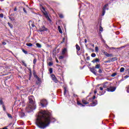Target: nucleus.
Segmentation results:
<instances>
[{"instance_id": "nucleus-13", "label": "nucleus", "mask_w": 129, "mask_h": 129, "mask_svg": "<svg viewBox=\"0 0 129 129\" xmlns=\"http://www.w3.org/2000/svg\"><path fill=\"white\" fill-rule=\"evenodd\" d=\"M76 49L77 50V53H78V51H80L81 48H80V46H79V45L78 44L76 45Z\"/></svg>"}, {"instance_id": "nucleus-1", "label": "nucleus", "mask_w": 129, "mask_h": 129, "mask_svg": "<svg viewBox=\"0 0 129 129\" xmlns=\"http://www.w3.org/2000/svg\"><path fill=\"white\" fill-rule=\"evenodd\" d=\"M55 120V118L51 116V113L49 111L41 110L38 113L35 122L40 128H46L51 122H54Z\"/></svg>"}, {"instance_id": "nucleus-33", "label": "nucleus", "mask_w": 129, "mask_h": 129, "mask_svg": "<svg viewBox=\"0 0 129 129\" xmlns=\"http://www.w3.org/2000/svg\"><path fill=\"white\" fill-rule=\"evenodd\" d=\"M3 108V110H4V111H6V106H5V105H2Z\"/></svg>"}, {"instance_id": "nucleus-29", "label": "nucleus", "mask_w": 129, "mask_h": 129, "mask_svg": "<svg viewBox=\"0 0 129 129\" xmlns=\"http://www.w3.org/2000/svg\"><path fill=\"white\" fill-rule=\"evenodd\" d=\"M49 71L50 74L53 73V69L52 68L49 69Z\"/></svg>"}, {"instance_id": "nucleus-37", "label": "nucleus", "mask_w": 129, "mask_h": 129, "mask_svg": "<svg viewBox=\"0 0 129 129\" xmlns=\"http://www.w3.org/2000/svg\"><path fill=\"white\" fill-rule=\"evenodd\" d=\"M100 32H102L103 31V28H102V27L100 26Z\"/></svg>"}, {"instance_id": "nucleus-6", "label": "nucleus", "mask_w": 129, "mask_h": 129, "mask_svg": "<svg viewBox=\"0 0 129 129\" xmlns=\"http://www.w3.org/2000/svg\"><path fill=\"white\" fill-rule=\"evenodd\" d=\"M39 32H47L48 29L45 27V26H43L39 28Z\"/></svg>"}, {"instance_id": "nucleus-34", "label": "nucleus", "mask_w": 129, "mask_h": 129, "mask_svg": "<svg viewBox=\"0 0 129 129\" xmlns=\"http://www.w3.org/2000/svg\"><path fill=\"white\" fill-rule=\"evenodd\" d=\"M9 19L11 21H15V18L14 17H10Z\"/></svg>"}, {"instance_id": "nucleus-22", "label": "nucleus", "mask_w": 129, "mask_h": 129, "mask_svg": "<svg viewBox=\"0 0 129 129\" xmlns=\"http://www.w3.org/2000/svg\"><path fill=\"white\" fill-rule=\"evenodd\" d=\"M77 103L78 105H81L82 106H85V105L82 104V103H81L80 101H77Z\"/></svg>"}, {"instance_id": "nucleus-14", "label": "nucleus", "mask_w": 129, "mask_h": 129, "mask_svg": "<svg viewBox=\"0 0 129 129\" xmlns=\"http://www.w3.org/2000/svg\"><path fill=\"white\" fill-rule=\"evenodd\" d=\"M66 52H67V49L64 48L62 51V55H65V54H66Z\"/></svg>"}, {"instance_id": "nucleus-63", "label": "nucleus", "mask_w": 129, "mask_h": 129, "mask_svg": "<svg viewBox=\"0 0 129 129\" xmlns=\"http://www.w3.org/2000/svg\"><path fill=\"white\" fill-rule=\"evenodd\" d=\"M106 46L108 47V46L107 45H106Z\"/></svg>"}, {"instance_id": "nucleus-53", "label": "nucleus", "mask_w": 129, "mask_h": 129, "mask_svg": "<svg viewBox=\"0 0 129 129\" xmlns=\"http://www.w3.org/2000/svg\"><path fill=\"white\" fill-rule=\"evenodd\" d=\"M102 42H103V43H105V40L104 39H102Z\"/></svg>"}, {"instance_id": "nucleus-23", "label": "nucleus", "mask_w": 129, "mask_h": 129, "mask_svg": "<svg viewBox=\"0 0 129 129\" xmlns=\"http://www.w3.org/2000/svg\"><path fill=\"white\" fill-rule=\"evenodd\" d=\"M95 96H94L93 98H90V99L89 100V101H93V100H94V99H95Z\"/></svg>"}, {"instance_id": "nucleus-17", "label": "nucleus", "mask_w": 129, "mask_h": 129, "mask_svg": "<svg viewBox=\"0 0 129 129\" xmlns=\"http://www.w3.org/2000/svg\"><path fill=\"white\" fill-rule=\"evenodd\" d=\"M57 29L58 30V32L60 33V34H62L63 33V32H62V30L61 29V27H60V26H58L57 27Z\"/></svg>"}, {"instance_id": "nucleus-48", "label": "nucleus", "mask_w": 129, "mask_h": 129, "mask_svg": "<svg viewBox=\"0 0 129 129\" xmlns=\"http://www.w3.org/2000/svg\"><path fill=\"white\" fill-rule=\"evenodd\" d=\"M110 62V60H109L105 61L104 62V63H109Z\"/></svg>"}, {"instance_id": "nucleus-10", "label": "nucleus", "mask_w": 129, "mask_h": 129, "mask_svg": "<svg viewBox=\"0 0 129 129\" xmlns=\"http://www.w3.org/2000/svg\"><path fill=\"white\" fill-rule=\"evenodd\" d=\"M109 86H110V84L108 83H105L104 84L103 88H107V90H108Z\"/></svg>"}, {"instance_id": "nucleus-19", "label": "nucleus", "mask_w": 129, "mask_h": 129, "mask_svg": "<svg viewBox=\"0 0 129 129\" xmlns=\"http://www.w3.org/2000/svg\"><path fill=\"white\" fill-rule=\"evenodd\" d=\"M36 45L37 47V48H42V45H41V44L39 43H36Z\"/></svg>"}, {"instance_id": "nucleus-16", "label": "nucleus", "mask_w": 129, "mask_h": 129, "mask_svg": "<svg viewBox=\"0 0 129 129\" xmlns=\"http://www.w3.org/2000/svg\"><path fill=\"white\" fill-rule=\"evenodd\" d=\"M63 90H64L63 94L64 95H66V93H67V87H64Z\"/></svg>"}, {"instance_id": "nucleus-21", "label": "nucleus", "mask_w": 129, "mask_h": 129, "mask_svg": "<svg viewBox=\"0 0 129 129\" xmlns=\"http://www.w3.org/2000/svg\"><path fill=\"white\" fill-rule=\"evenodd\" d=\"M82 102L83 104H88L89 103V102L86 101L85 100H82Z\"/></svg>"}, {"instance_id": "nucleus-61", "label": "nucleus", "mask_w": 129, "mask_h": 129, "mask_svg": "<svg viewBox=\"0 0 129 129\" xmlns=\"http://www.w3.org/2000/svg\"><path fill=\"white\" fill-rule=\"evenodd\" d=\"M125 46H122V47H121V48H124Z\"/></svg>"}, {"instance_id": "nucleus-44", "label": "nucleus", "mask_w": 129, "mask_h": 129, "mask_svg": "<svg viewBox=\"0 0 129 129\" xmlns=\"http://www.w3.org/2000/svg\"><path fill=\"white\" fill-rule=\"evenodd\" d=\"M98 72H99V73H102V70H101V69H99Z\"/></svg>"}, {"instance_id": "nucleus-25", "label": "nucleus", "mask_w": 129, "mask_h": 129, "mask_svg": "<svg viewBox=\"0 0 129 129\" xmlns=\"http://www.w3.org/2000/svg\"><path fill=\"white\" fill-rule=\"evenodd\" d=\"M22 50L23 52V53H24V54H28V51L25 50V49H24V48H22Z\"/></svg>"}, {"instance_id": "nucleus-9", "label": "nucleus", "mask_w": 129, "mask_h": 129, "mask_svg": "<svg viewBox=\"0 0 129 129\" xmlns=\"http://www.w3.org/2000/svg\"><path fill=\"white\" fill-rule=\"evenodd\" d=\"M90 70L91 72H92V73H93V74H94V75H96V72H95L96 71V70H95V69L94 67H93L92 68H90Z\"/></svg>"}, {"instance_id": "nucleus-52", "label": "nucleus", "mask_w": 129, "mask_h": 129, "mask_svg": "<svg viewBox=\"0 0 129 129\" xmlns=\"http://www.w3.org/2000/svg\"><path fill=\"white\" fill-rule=\"evenodd\" d=\"M31 26H32V28H35V25L34 24H32Z\"/></svg>"}, {"instance_id": "nucleus-56", "label": "nucleus", "mask_w": 129, "mask_h": 129, "mask_svg": "<svg viewBox=\"0 0 129 129\" xmlns=\"http://www.w3.org/2000/svg\"><path fill=\"white\" fill-rule=\"evenodd\" d=\"M56 63H59V60H58V59H56Z\"/></svg>"}, {"instance_id": "nucleus-59", "label": "nucleus", "mask_w": 129, "mask_h": 129, "mask_svg": "<svg viewBox=\"0 0 129 129\" xmlns=\"http://www.w3.org/2000/svg\"><path fill=\"white\" fill-rule=\"evenodd\" d=\"M85 43H87V40L85 39Z\"/></svg>"}, {"instance_id": "nucleus-7", "label": "nucleus", "mask_w": 129, "mask_h": 129, "mask_svg": "<svg viewBox=\"0 0 129 129\" xmlns=\"http://www.w3.org/2000/svg\"><path fill=\"white\" fill-rule=\"evenodd\" d=\"M107 7H108V4H106L103 8V11H102V16H103L104 15H105V11H106V10H108V8H107Z\"/></svg>"}, {"instance_id": "nucleus-12", "label": "nucleus", "mask_w": 129, "mask_h": 129, "mask_svg": "<svg viewBox=\"0 0 129 129\" xmlns=\"http://www.w3.org/2000/svg\"><path fill=\"white\" fill-rule=\"evenodd\" d=\"M97 104V101H93L92 103H91L90 106H95Z\"/></svg>"}, {"instance_id": "nucleus-43", "label": "nucleus", "mask_w": 129, "mask_h": 129, "mask_svg": "<svg viewBox=\"0 0 129 129\" xmlns=\"http://www.w3.org/2000/svg\"><path fill=\"white\" fill-rule=\"evenodd\" d=\"M73 96L74 97H78V95H76V94H73Z\"/></svg>"}, {"instance_id": "nucleus-50", "label": "nucleus", "mask_w": 129, "mask_h": 129, "mask_svg": "<svg viewBox=\"0 0 129 129\" xmlns=\"http://www.w3.org/2000/svg\"><path fill=\"white\" fill-rule=\"evenodd\" d=\"M64 42H65V38H63L62 39V41L61 42V43H64Z\"/></svg>"}, {"instance_id": "nucleus-30", "label": "nucleus", "mask_w": 129, "mask_h": 129, "mask_svg": "<svg viewBox=\"0 0 129 129\" xmlns=\"http://www.w3.org/2000/svg\"><path fill=\"white\" fill-rule=\"evenodd\" d=\"M8 25L9 26V27H10L11 28V29H12L13 28V25H12V24H11L10 23L8 22Z\"/></svg>"}, {"instance_id": "nucleus-5", "label": "nucleus", "mask_w": 129, "mask_h": 129, "mask_svg": "<svg viewBox=\"0 0 129 129\" xmlns=\"http://www.w3.org/2000/svg\"><path fill=\"white\" fill-rule=\"evenodd\" d=\"M115 89H116V88L109 86V88H108L107 91L109 92H113V91H115Z\"/></svg>"}, {"instance_id": "nucleus-3", "label": "nucleus", "mask_w": 129, "mask_h": 129, "mask_svg": "<svg viewBox=\"0 0 129 129\" xmlns=\"http://www.w3.org/2000/svg\"><path fill=\"white\" fill-rule=\"evenodd\" d=\"M42 10H43L42 13L43 15L45 16V18L47 19L48 21H49V22H51V19H50V18H49L48 13H47L46 11L45 10V8L43 7Z\"/></svg>"}, {"instance_id": "nucleus-42", "label": "nucleus", "mask_w": 129, "mask_h": 129, "mask_svg": "<svg viewBox=\"0 0 129 129\" xmlns=\"http://www.w3.org/2000/svg\"><path fill=\"white\" fill-rule=\"evenodd\" d=\"M126 88H127L126 91L127 93H129V86L127 87Z\"/></svg>"}, {"instance_id": "nucleus-57", "label": "nucleus", "mask_w": 129, "mask_h": 129, "mask_svg": "<svg viewBox=\"0 0 129 129\" xmlns=\"http://www.w3.org/2000/svg\"><path fill=\"white\" fill-rule=\"evenodd\" d=\"M16 11H17V8H15L14 9V12H16Z\"/></svg>"}, {"instance_id": "nucleus-4", "label": "nucleus", "mask_w": 129, "mask_h": 129, "mask_svg": "<svg viewBox=\"0 0 129 129\" xmlns=\"http://www.w3.org/2000/svg\"><path fill=\"white\" fill-rule=\"evenodd\" d=\"M47 104H48V102H47V100L42 99L40 101V105L42 107H45V106H47Z\"/></svg>"}, {"instance_id": "nucleus-62", "label": "nucleus", "mask_w": 129, "mask_h": 129, "mask_svg": "<svg viewBox=\"0 0 129 129\" xmlns=\"http://www.w3.org/2000/svg\"><path fill=\"white\" fill-rule=\"evenodd\" d=\"M25 96H27V94H25Z\"/></svg>"}, {"instance_id": "nucleus-40", "label": "nucleus", "mask_w": 129, "mask_h": 129, "mask_svg": "<svg viewBox=\"0 0 129 129\" xmlns=\"http://www.w3.org/2000/svg\"><path fill=\"white\" fill-rule=\"evenodd\" d=\"M22 63H23V65L24 66H25V67H27V64H26V63H25V61H22Z\"/></svg>"}, {"instance_id": "nucleus-55", "label": "nucleus", "mask_w": 129, "mask_h": 129, "mask_svg": "<svg viewBox=\"0 0 129 129\" xmlns=\"http://www.w3.org/2000/svg\"><path fill=\"white\" fill-rule=\"evenodd\" d=\"M94 93H95V94H96V93H97V91L95 90V91H94Z\"/></svg>"}, {"instance_id": "nucleus-51", "label": "nucleus", "mask_w": 129, "mask_h": 129, "mask_svg": "<svg viewBox=\"0 0 129 129\" xmlns=\"http://www.w3.org/2000/svg\"><path fill=\"white\" fill-rule=\"evenodd\" d=\"M100 90H101V91H102V90H103V88L100 87Z\"/></svg>"}, {"instance_id": "nucleus-46", "label": "nucleus", "mask_w": 129, "mask_h": 129, "mask_svg": "<svg viewBox=\"0 0 129 129\" xmlns=\"http://www.w3.org/2000/svg\"><path fill=\"white\" fill-rule=\"evenodd\" d=\"M129 76L128 75H126L125 76H124V78H125V79H126L127 78H128Z\"/></svg>"}, {"instance_id": "nucleus-38", "label": "nucleus", "mask_w": 129, "mask_h": 129, "mask_svg": "<svg viewBox=\"0 0 129 129\" xmlns=\"http://www.w3.org/2000/svg\"><path fill=\"white\" fill-rule=\"evenodd\" d=\"M52 65H53V62H49L48 63V66H52Z\"/></svg>"}, {"instance_id": "nucleus-39", "label": "nucleus", "mask_w": 129, "mask_h": 129, "mask_svg": "<svg viewBox=\"0 0 129 129\" xmlns=\"http://www.w3.org/2000/svg\"><path fill=\"white\" fill-rule=\"evenodd\" d=\"M23 11L25 14H27V10H26V9H25V8H23Z\"/></svg>"}, {"instance_id": "nucleus-11", "label": "nucleus", "mask_w": 129, "mask_h": 129, "mask_svg": "<svg viewBox=\"0 0 129 129\" xmlns=\"http://www.w3.org/2000/svg\"><path fill=\"white\" fill-rule=\"evenodd\" d=\"M103 53L105 55V56H106V57H111V56H112V54H109L106 51H104V52H103Z\"/></svg>"}, {"instance_id": "nucleus-28", "label": "nucleus", "mask_w": 129, "mask_h": 129, "mask_svg": "<svg viewBox=\"0 0 129 129\" xmlns=\"http://www.w3.org/2000/svg\"><path fill=\"white\" fill-rule=\"evenodd\" d=\"M124 71V68H121L120 69V72L122 73Z\"/></svg>"}, {"instance_id": "nucleus-41", "label": "nucleus", "mask_w": 129, "mask_h": 129, "mask_svg": "<svg viewBox=\"0 0 129 129\" xmlns=\"http://www.w3.org/2000/svg\"><path fill=\"white\" fill-rule=\"evenodd\" d=\"M95 51L96 52H98V47H95Z\"/></svg>"}, {"instance_id": "nucleus-36", "label": "nucleus", "mask_w": 129, "mask_h": 129, "mask_svg": "<svg viewBox=\"0 0 129 129\" xmlns=\"http://www.w3.org/2000/svg\"><path fill=\"white\" fill-rule=\"evenodd\" d=\"M36 62H37V59L34 58L33 60V63L36 64Z\"/></svg>"}, {"instance_id": "nucleus-60", "label": "nucleus", "mask_w": 129, "mask_h": 129, "mask_svg": "<svg viewBox=\"0 0 129 129\" xmlns=\"http://www.w3.org/2000/svg\"><path fill=\"white\" fill-rule=\"evenodd\" d=\"M38 81H40V78H38Z\"/></svg>"}, {"instance_id": "nucleus-20", "label": "nucleus", "mask_w": 129, "mask_h": 129, "mask_svg": "<svg viewBox=\"0 0 129 129\" xmlns=\"http://www.w3.org/2000/svg\"><path fill=\"white\" fill-rule=\"evenodd\" d=\"M93 63H96V62H99V59L96 58L95 59H93L92 60Z\"/></svg>"}, {"instance_id": "nucleus-27", "label": "nucleus", "mask_w": 129, "mask_h": 129, "mask_svg": "<svg viewBox=\"0 0 129 129\" xmlns=\"http://www.w3.org/2000/svg\"><path fill=\"white\" fill-rule=\"evenodd\" d=\"M64 57L65 56L64 55H61L59 57V59L60 60H62V59H64Z\"/></svg>"}, {"instance_id": "nucleus-18", "label": "nucleus", "mask_w": 129, "mask_h": 129, "mask_svg": "<svg viewBox=\"0 0 129 129\" xmlns=\"http://www.w3.org/2000/svg\"><path fill=\"white\" fill-rule=\"evenodd\" d=\"M95 69H100V64H96L95 67Z\"/></svg>"}, {"instance_id": "nucleus-8", "label": "nucleus", "mask_w": 129, "mask_h": 129, "mask_svg": "<svg viewBox=\"0 0 129 129\" xmlns=\"http://www.w3.org/2000/svg\"><path fill=\"white\" fill-rule=\"evenodd\" d=\"M51 77L53 81H54V82H55V83H57L58 82V80H57V78H56V77L55 76V75L54 74H51Z\"/></svg>"}, {"instance_id": "nucleus-15", "label": "nucleus", "mask_w": 129, "mask_h": 129, "mask_svg": "<svg viewBox=\"0 0 129 129\" xmlns=\"http://www.w3.org/2000/svg\"><path fill=\"white\" fill-rule=\"evenodd\" d=\"M19 115L21 117H24V116H25V113L23 112H19Z\"/></svg>"}, {"instance_id": "nucleus-47", "label": "nucleus", "mask_w": 129, "mask_h": 129, "mask_svg": "<svg viewBox=\"0 0 129 129\" xmlns=\"http://www.w3.org/2000/svg\"><path fill=\"white\" fill-rule=\"evenodd\" d=\"M0 18H4V14H0Z\"/></svg>"}, {"instance_id": "nucleus-35", "label": "nucleus", "mask_w": 129, "mask_h": 129, "mask_svg": "<svg viewBox=\"0 0 129 129\" xmlns=\"http://www.w3.org/2000/svg\"><path fill=\"white\" fill-rule=\"evenodd\" d=\"M115 76H116V73H113L111 75L112 77H114Z\"/></svg>"}, {"instance_id": "nucleus-32", "label": "nucleus", "mask_w": 129, "mask_h": 129, "mask_svg": "<svg viewBox=\"0 0 129 129\" xmlns=\"http://www.w3.org/2000/svg\"><path fill=\"white\" fill-rule=\"evenodd\" d=\"M58 16H59V18H60L61 19H62V18H63V15L61 14H59L58 15Z\"/></svg>"}, {"instance_id": "nucleus-54", "label": "nucleus", "mask_w": 129, "mask_h": 129, "mask_svg": "<svg viewBox=\"0 0 129 129\" xmlns=\"http://www.w3.org/2000/svg\"><path fill=\"white\" fill-rule=\"evenodd\" d=\"M113 59H114V58H112L111 59V61H114V60H113Z\"/></svg>"}, {"instance_id": "nucleus-24", "label": "nucleus", "mask_w": 129, "mask_h": 129, "mask_svg": "<svg viewBox=\"0 0 129 129\" xmlns=\"http://www.w3.org/2000/svg\"><path fill=\"white\" fill-rule=\"evenodd\" d=\"M26 46H28V47H32L33 46V44H32V43H26Z\"/></svg>"}, {"instance_id": "nucleus-2", "label": "nucleus", "mask_w": 129, "mask_h": 129, "mask_svg": "<svg viewBox=\"0 0 129 129\" xmlns=\"http://www.w3.org/2000/svg\"><path fill=\"white\" fill-rule=\"evenodd\" d=\"M29 102L28 106L26 108V111L27 112H31L33 110L36 109V103L35 102V98L34 96H30L29 97Z\"/></svg>"}, {"instance_id": "nucleus-49", "label": "nucleus", "mask_w": 129, "mask_h": 129, "mask_svg": "<svg viewBox=\"0 0 129 129\" xmlns=\"http://www.w3.org/2000/svg\"><path fill=\"white\" fill-rule=\"evenodd\" d=\"M2 44L3 45H7V43L6 42H3Z\"/></svg>"}, {"instance_id": "nucleus-31", "label": "nucleus", "mask_w": 129, "mask_h": 129, "mask_svg": "<svg viewBox=\"0 0 129 129\" xmlns=\"http://www.w3.org/2000/svg\"><path fill=\"white\" fill-rule=\"evenodd\" d=\"M96 54L94 53H93L91 54V56L93 57V58H94V57H96Z\"/></svg>"}, {"instance_id": "nucleus-26", "label": "nucleus", "mask_w": 129, "mask_h": 129, "mask_svg": "<svg viewBox=\"0 0 129 129\" xmlns=\"http://www.w3.org/2000/svg\"><path fill=\"white\" fill-rule=\"evenodd\" d=\"M7 115L9 118H13V116H12V115L10 113H7Z\"/></svg>"}, {"instance_id": "nucleus-58", "label": "nucleus", "mask_w": 129, "mask_h": 129, "mask_svg": "<svg viewBox=\"0 0 129 129\" xmlns=\"http://www.w3.org/2000/svg\"><path fill=\"white\" fill-rule=\"evenodd\" d=\"M1 129H8V128L7 127H5L3 128H1Z\"/></svg>"}, {"instance_id": "nucleus-45", "label": "nucleus", "mask_w": 129, "mask_h": 129, "mask_svg": "<svg viewBox=\"0 0 129 129\" xmlns=\"http://www.w3.org/2000/svg\"><path fill=\"white\" fill-rule=\"evenodd\" d=\"M0 104H4V102L3 101V100H0Z\"/></svg>"}]
</instances>
